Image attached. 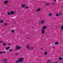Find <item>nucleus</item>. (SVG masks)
Returning <instances> with one entry per match:
<instances>
[{"mask_svg":"<svg viewBox=\"0 0 63 63\" xmlns=\"http://www.w3.org/2000/svg\"><path fill=\"white\" fill-rule=\"evenodd\" d=\"M21 47L19 46H16V48H15V49H20V48H21Z\"/></svg>","mask_w":63,"mask_h":63,"instance_id":"20e7f679","label":"nucleus"},{"mask_svg":"<svg viewBox=\"0 0 63 63\" xmlns=\"http://www.w3.org/2000/svg\"><path fill=\"white\" fill-rule=\"evenodd\" d=\"M63 59V58L60 57L59 58V60H62V59Z\"/></svg>","mask_w":63,"mask_h":63,"instance_id":"9b49d317","label":"nucleus"},{"mask_svg":"<svg viewBox=\"0 0 63 63\" xmlns=\"http://www.w3.org/2000/svg\"><path fill=\"white\" fill-rule=\"evenodd\" d=\"M0 22L1 23H3V22H4V21L3 20H1V21H0Z\"/></svg>","mask_w":63,"mask_h":63,"instance_id":"f3484780","label":"nucleus"},{"mask_svg":"<svg viewBox=\"0 0 63 63\" xmlns=\"http://www.w3.org/2000/svg\"><path fill=\"white\" fill-rule=\"evenodd\" d=\"M43 30L42 31V34H44V33H45V30Z\"/></svg>","mask_w":63,"mask_h":63,"instance_id":"9d476101","label":"nucleus"},{"mask_svg":"<svg viewBox=\"0 0 63 63\" xmlns=\"http://www.w3.org/2000/svg\"><path fill=\"white\" fill-rule=\"evenodd\" d=\"M30 49H34V47H31V48H30Z\"/></svg>","mask_w":63,"mask_h":63,"instance_id":"6ab92c4d","label":"nucleus"},{"mask_svg":"<svg viewBox=\"0 0 63 63\" xmlns=\"http://www.w3.org/2000/svg\"><path fill=\"white\" fill-rule=\"evenodd\" d=\"M41 10V9L40 8H39L38 9H37V11H40Z\"/></svg>","mask_w":63,"mask_h":63,"instance_id":"ddd939ff","label":"nucleus"},{"mask_svg":"<svg viewBox=\"0 0 63 63\" xmlns=\"http://www.w3.org/2000/svg\"><path fill=\"white\" fill-rule=\"evenodd\" d=\"M52 15V14L51 13H50L49 14V16H51Z\"/></svg>","mask_w":63,"mask_h":63,"instance_id":"393cba45","label":"nucleus"},{"mask_svg":"<svg viewBox=\"0 0 63 63\" xmlns=\"http://www.w3.org/2000/svg\"><path fill=\"white\" fill-rule=\"evenodd\" d=\"M2 61L4 63H7V59L5 58L4 60H3Z\"/></svg>","mask_w":63,"mask_h":63,"instance_id":"7ed1b4c3","label":"nucleus"},{"mask_svg":"<svg viewBox=\"0 0 63 63\" xmlns=\"http://www.w3.org/2000/svg\"><path fill=\"white\" fill-rule=\"evenodd\" d=\"M41 22L42 24H44L45 23V20L41 21Z\"/></svg>","mask_w":63,"mask_h":63,"instance_id":"423d86ee","label":"nucleus"},{"mask_svg":"<svg viewBox=\"0 0 63 63\" xmlns=\"http://www.w3.org/2000/svg\"><path fill=\"white\" fill-rule=\"evenodd\" d=\"M28 6H27L26 8V9H28Z\"/></svg>","mask_w":63,"mask_h":63,"instance_id":"a878e982","label":"nucleus"},{"mask_svg":"<svg viewBox=\"0 0 63 63\" xmlns=\"http://www.w3.org/2000/svg\"><path fill=\"white\" fill-rule=\"evenodd\" d=\"M48 62L49 63L51 62V60H48Z\"/></svg>","mask_w":63,"mask_h":63,"instance_id":"5701e85b","label":"nucleus"},{"mask_svg":"<svg viewBox=\"0 0 63 63\" xmlns=\"http://www.w3.org/2000/svg\"><path fill=\"white\" fill-rule=\"evenodd\" d=\"M52 5H54H54H55V4H54V3H52Z\"/></svg>","mask_w":63,"mask_h":63,"instance_id":"c85d7f7f","label":"nucleus"},{"mask_svg":"<svg viewBox=\"0 0 63 63\" xmlns=\"http://www.w3.org/2000/svg\"><path fill=\"white\" fill-rule=\"evenodd\" d=\"M40 49H42V50H43V48H40Z\"/></svg>","mask_w":63,"mask_h":63,"instance_id":"e433bc0d","label":"nucleus"},{"mask_svg":"<svg viewBox=\"0 0 63 63\" xmlns=\"http://www.w3.org/2000/svg\"><path fill=\"white\" fill-rule=\"evenodd\" d=\"M61 29H63V25L61 26Z\"/></svg>","mask_w":63,"mask_h":63,"instance_id":"2eb2a0df","label":"nucleus"},{"mask_svg":"<svg viewBox=\"0 0 63 63\" xmlns=\"http://www.w3.org/2000/svg\"><path fill=\"white\" fill-rule=\"evenodd\" d=\"M0 53H3V52H0Z\"/></svg>","mask_w":63,"mask_h":63,"instance_id":"2f4dec72","label":"nucleus"},{"mask_svg":"<svg viewBox=\"0 0 63 63\" xmlns=\"http://www.w3.org/2000/svg\"><path fill=\"white\" fill-rule=\"evenodd\" d=\"M26 38L27 39H29L30 38L29 37H26Z\"/></svg>","mask_w":63,"mask_h":63,"instance_id":"cd10ccee","label":"nucleus"},{"mask_svg":"<svg viewBox=\"0 0 63 63\" xmlns=\"http://www.w3.org/2000/svg\"><path fill=\"white\" fill-rule=\"evenodd\" d=\"M26 5L23 4L22 5L21 7L22 8H24L26 7Z\"/></svg>","mask_w":63,"mask_h":63,"instance_id":"39448f33","label":"nucleus"},{"mask_svg":"<svg viewBox=\"0 0 63 63\" xmlns=\"http://www.w3.org/2000/svg\"><path fill=\"white\" fill-rule=\"evenodd\" d=\"M15 32V31L14 30H12L11 31V33H14Z\"/></svg>","mask_w":63,"mask_h":63,"instance_id":"a211bd4d","label":"nucleus"},{"mask_svg":"<svg viewBox=\"0 0 63 63\" xmlns=\"http://www.w3.org/2000/svg\"><path fill=\"white\" fill-rule=\"evenodd\" d=\"M47 28V26H43V27L42 28V30H45V29H46V28Z\"/></svg>","mask_w":63,"mask_h":63,"instance_id":"f03ea898","label":"nucleus"},{"mask_svg":"<svg viewBox=\"0 0 63 63\" xmlns=\"http://www.w3.org/2000/svg\"><path fill=\"white\" fill-rule=\"evenodd\" d=\"M17 55V53H16V55Z\"/></svg>","mask_w":63,"mask_h":63,"instance_id":"72a5a7b5","label":"nucleus"},{"mask_svg":"<svg viewBox=\"0 0 63 63\" xmlns=\"http://www.w3.org/2000/svg\"><path fill=\"white\" fill-rule=\"evenodd\" d=\"M8 48H10V47H8Z\"/></svg>","mask_w":63,"mask_h":63,"instance_id":"c9c22d12","label":"nucleus"},{"mask_svg":"<svg viewBox=\"0 0 63 63\" xmlns=\"http://www.w3.org/2000/svg\"><path fill=\"white\" fill-rule=\"evenodd\" d=\"M9 51H12V49H11L9 50Z\"/></svg>","mask_w":63,"mask_h":63,"instance_id":"c756f323","label":"nucleus"},{"mask_svg":"<svg viewBox=\"0 0 63 63\" xmlns=\"http://www.w3.org/2000/svg\"><path fill=\"white\" fill-rule=\"evenodd\" d=\"M3 53H6V52H3Z\"/></svg>","mask_w":63,"mask_h":63,"instance_id":"7c9ffc66","label":"nucleus"},{"mask_svg":"<svg viewBox=\"0 0 63 63\" xmlns=\"http://www.w3.org/2000/svg\"><path fill=\"white\" fill-rule=\"evenodd\" d=\"M24 61V58H20L18 59V61H16V63H18L20 62V63H22Z\"/></svg>","mask_w":63,"mask_h":63,"instance_id":"f257e3e1","label":"nucleus"},{"mask_svg":"<svg viewBox=\"0 0 63 63\" xmlns=\"http://www.w3.org/2000/svg\"><path fill=\"white\" fill-rule=\"evenodd\" d=\"M58 44V43L57 42H56L55 43V44L56 45H57Z\"/></svg>","mask_w":63,"mask_h":63,"instance_id":"dca6fc26","label":"nucleus"},{"mask_svg":"<svg viewBox=\"0 0 63 63\" xmlns=\"http://www.w3.org/2000/svg\"><path fill=\"white\" fill-rule=\"evenodd\" d=\"M54 1H55L56 2V0H53Z\"/></svg>","mask_w":63,"mask_h":63,"instance_id":"f704fd0d","label":"nucleus"},{"mask_svg":"<svg viewBox=\"0 0 63 63\" xmlns=\"http://www.w3.org/2000/svg\"><path fill=\"white\" fill-rule=\"evenodd\" d=\"M4 25H7V23H4Z\"/></svg>","mask_w":63,"mask_h":63,"instance_id":"bb28decb","label":"nucleus"},{"mask_svg":"<svg viewBox=\"0 0 63 63\" xmlns=\"http://www.w3.org/2000/svg\"><path fill=\"white\" fill-rule=\"evenodd\" d=\"M60 14L61 15V13H60Z\"/></svg>","mask_w":63,"mask_h":63,"instance_id":"4c0bfd02","label":"nucleus"},{"mask_svg":"<svg viewBox=\"0 0 63 63\" xmlns=\"http://www.w3.org/2000/svg\"><path fill=\"white\" fill-rule=\"evenodd\" d=\"M46 5H47V6H49V5H50V3H47L46 4Z\"/></svg>","mask_w":63,"mask_h":63,"instance_id":"f8f14e48","label":"nucleus"},{"mask_svg":"<svg viewBox=\"0 0 63 63\" xmlns=\"http://www.w3.org/2000/svg\"><path fill=\"white\" fill-rule=\"evenodd\" d=\"M9 45H10L11 44H9Z\"/></svg>","mask_w":63,"mask_h":63,"instance_id":"ea45409f","label":"nucleus"},{"mask_svg":"<svg viewBox=\"0 0 63 63\" xmlns=\"http://www.w3.org/2000/svg\"><path fill=\"white\" fill-rule=\"evenodd\" d=\"M0 43H3V42L2 41H0Z\"/></svg>","mask_w":63,"mask_h":63,"instance_id":"473e14b6","label":"nucleus"},{"mask_svg":"<svg viewBox=\"0 0 63 63\" xmlns=\"http://www.w3.org/2000/svg\"><path fill=\"white\" fill-rule=\"evenodd\" d=\"M29 45H27L26 46L27 47V48L28 49H29L30 48V47H29Z\"/></svg>","mask_w":63,"mask_h":63,"instance_id":"0eeeda50","label":"nucleus"},{"mask_svg":"<svg viewBox=\"0 0 63 63\" xmlns=\"http://www.w3.org/2000/svg\"><path fill=\"white\" fill-rule=\"evenodd\" d=\"M7 14H8V15H10V13H9V12H8V13H7Z\"/></svg>","mask_w":63,"mask_h":63,"instance_id":"b1692460","label":"nucleus"},{"mask_svg":"<svg viewBox=\"0 0 63 63\" xmlns=\"http://www.w3.org/2000/svg\"><path fill=\"white\" fill-rule=\"evenodd\" d=\"M6 43H4L3 44V46H6Z\"/></svg>","mask_w":63,"mask_h":63,"instance_id":"aec40b11","label":"nucleus"},{"mask_svg":"<svg viewBox=\"0 0 63 63\" xmlns=\"http://www.w3.org/2000/svg\"><path fill=\"white\" fill-rule=\"evenodd\" d=\"M10 13L11 14H14V11H11L10 12Z\"/></svg>","mask_w":63,"mask_h":63,"instance_id":"1a4fd4ad","label":"nucleus"},{"mask_svg":"<svg viewBox=\"0 0 63 63\" xmlns=\"http://www.w3.org/2000/svg\"><path fill=\"white\" fill-rule=\"evenodd\" d=\"M8 3V1L7 0L5 1L4 2V4H7Z\"/></svg>","mask_w":63,"mask_h":63,"instance_id":"6e6552de","label":"nucleus"},{"mask_svg":"<svg viewBox=\"0 0 63 63\" xmlns=\"http://www.w3.org/2000/svg\"><path fill=\"white\" fill-rule=\"evenodd\" d=\"M53 47H54V46H53Z\"/></svg>","mask_w":63,"mask_h":63,"instance_id":"58836bf2","label":"nucleus"},{"mask_svg":"<svg viewBox=\"0 0 63 63\" xmlns=\"http://www.w3.org/2000/svg\"><path fill=\"white\" fill-rule=\"evenodd\" d=\"M47 52H45V53L44 54V55H46V54H47Z\"/></svg>","mask_w":63,"mask_h":63,"instance_id":"4468645a","label":"nucleus"},{"mask_svg":"<svg viewBox=\"0 0 63 63\" xmlns=\"http://www.w3.org/2000/svg\"><path fill=\"white\" fill-rule=\"evenodd\" d=\"M5 48H6V50H8V48L7 47H6Z\"/></svg>","mask_w":63,"mask_h":63,"instance_id":"4be33fe9","label":"nucleus"},{"mask_svg":"<svg viewBox=\"0 0 63 63\" xmlns=\"http://www.w3.org/2000/svg\"><path fill=\"white\" fill-rule=\"evenodd\" d=\"M59 15V14H56V16H58V15Z\"/></svg>","mask_w":63,"mask_h":63,"instance_id":"412c9836","label":"nucleus"}]
</instances>
